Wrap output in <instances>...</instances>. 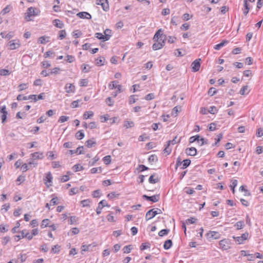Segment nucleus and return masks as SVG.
I'll list each match as a JSON object with an SVG mask.
<instances>
[{"instance_id":"f257e3e1","label":"nucleus","mask_w":263,"mask_h":263,"mask_svg":"<svg viewBox=\"0 0 263 263\" xmlns=\"http://www.w3.org/2000/svg\"><path fill=\"white\" fill-rule=\"evenodd\" d=\"M161 29H159L154 36L153 40L155 43L153 44L152 48L154 50L161 49L165 45L166 40V35L161 33Z\"/></svg>"},{"instance_id":"f03ea898","label":"nucleus","mask_w":263,"mask_h":263,"mask_svg":"<svg viewBox=\"0 0 263 263\" xmlns=\"http://www.w3.org/2000/svg\"><path fill=\"white\" fill-rule=\"evenodd\" d=\"M40 11L38 9L32 7L28 8L25 13V19L27 21H31V17L37 16L39 14Z\"/></svg>"},{"instance_id":"7ed1b4c3","label":"nucleus","mask_w":263,"mask_h":263,"mask_svg":"<svg viewBox=\"0 0 263 263\" xmlns=\"http://www.w3.org/2000/svg\"><path fill=\"white\" fill-rule=\"evenodd\" d=\"M162 213L161 210L159 209H151L149 210L145 215L146 220L147 221L153 217H154L156 215Z\"/></svg>"},{"instance_id":"20e7f679","label":"nucleus","mask_w":263,"mask_h":263,"mask_svg":"<svg viewBox=\"0 0 263 263\" xmlns=\"http://www.w3.org/2000/svg\"><path fill=\"white\" fill-rule=\"evenodd\" d=\"M8 46L10 50L18 49L21 46L20 41L18 39L11 40L8 43Z\"/></svg>"},{"instance_id":"39448f33","label":"nucleus","mask_w":263,"mask_h":263,"mask_svg":"<svg viewBox=\"0 0 263 263\" xmlns=\"http://www.w3.org/2000/svg\"><path fill=\"white\" fill-rule=\"evenodd\" d=\"M219 248L222 250H227L230 248V243L228 239H224L219 242Z\"/></svg>"},{"instance_id":"423d86ee","label":"nucleus","mask_w":263,"mask_h":263,"mask_svg":"<svg viewBox=\"0 0 263 263\" xmlns=\"http://www.w3.org/2000/svg\"><path fill=\"white\" fill-rule=\"evenodd\" d=\"M248 236L249 233L248 232H246L242 234L240 236H233V238L238 244L240 245L244 243V241L248 239Z\"/></svg>"},{"instance_id":"0eeeda50","label":"nucleus","mask_w":263,"mask_h":263,"mask_svg":"<svg viewBox=\"0 0 263 263\" xmlns=\"http://www.w3.org/2000/svg\"><path fill=\"white\" fill-rule=\"evenodd\" d=\"M108 88L109 89L112 90L114 89H118V92H122V86L119 84V82L117 81H111L108 84Z\"/></svg>"},{"instance_id":"6e6552de","label":"nucleus","mask_w":263,"mask_h":263,"mask_svg":"<svg viewBox=\"0 0 263 263\" xmlns=\"http://www.w3.org/2000/svg\"><path fill=\"white\" fill-rule=\"evenodd\" d=\"M65 92L69 94H73L76 92V87L74 84L67 83L64 87Z\"/></svg>"},{"instance_id":"1a4fd4ad","label":"nucleus","mask_w":263,"mask_h":263,"mask_svg":"<svg viewBox=\"0 0 263 263\" xmlns=\"http://www.w3.org/2000/svg\"><path fill=\"white\" fill-rule=\"evenodd\" d=\"M105 206L110 207V205L107 203L106 200H102L98 203V205L96 209V213L97 215L101 214L102 208Z\"/></svg>"},{"instance_id":"9d476101","label":"nucleus","mask_w":263,"mask_h":263,"mask_svg":"<svg viewBox=\"0 0 263 263\" xmlns=\"http://www.w3.org/2000/svg\"><path fill=\"white\" fill-rule=\"evenodd\" d=\"M200 59L195 60L191 64L192 70L193 72L198 71L200 67Z\"/></svg>"},{"instance_id":"9b49d317","label":"nucleus","mask_w":263,"mask_h":263,"mask_svg":"<svg viewBox=\"0 0 263 263\" xmlns=\"http://www.w3.org/2000/svg\"><path fill=\"white\" fill-rule=\"evenodd\" d=\"M97 4L101 5L104 11H107L109 10L108 0H97Z\"/></svg>"},{"instance_id":"f8f14e48","label":"nucleus","mask_w":263,"mask_h":263,"mask_svg":"<svg viewBox=\"0 0 263 263\" xmlns=\"http://www.w3.org/2000/svg\"><path fill=\"white\" fill-rule=\"evenodd\" d=\"M44 157L43 153L41 152H37L30 154V158L32 160L36 159L42 160Z\"/></svg>"},{"instance_id":"ddd939ff","label":"nucleus","mask_w":263,"mask_h":263,"mask_svg":"<svg viewBox=\"0 0 263 263\" xmlns=\"http://www.w3.org/2000/svg\"><path fill=\"white\" fill-rule=\"evenodd\" d=\"M142 198L147 201H150L153 202H156L159 199V195H155L152 196H148L146 195H143L142 196Z\"/></svg>"},{"instance_id":"4468645a","label":"nucleus","mask_w":263,"mask_h":263,"mask_svg":"<svg viewBox=\"0 0 263 263\" xmlns=\"http://www.w3.org/2000/svg\"><path fill=\"white\" fill-rule=\"evenodd\" d=\"M96 243H93L89 245H83L81 246V251L82 253H83V252H88V251H92V248L96 247Z\"/></svg>"},{"instance_id":"2eb2a0df","label":"nucleus","mask_w":263,"mask_h":263,"mask_svg":"<svg viewBox=\"0 0 263 263\" xmlns=\"http://www.w3.org/2000/svg\"><path fill=\"white\" fill-rule=\"evenodd\" d=\"M52 174L51 173V172H48L46 174V176L45 177V178H44V183L45 184L49 187L50 184H48V183H51L52 182Z\"/></svg>"},{"instance_id":"dca6fc26","label":"nucleus","mask_w":263,"mask_h":263,"mask_svg":"<svg viewBox=\"0 0 263 263\" xmlns=\"http://www.w3.org/2000/svg\"><path fill=\"white\" fill-rule=\"evenodd\" d=\"M185 153L187 155L194 156L197 154L196 148L194 147L187 148L185 149Z\"/></svg>"},{"instance_id":"f3484780","label":"nucleus","mask_w":263,"mask_h":263,"mask_svg":"<svg viewBox=\"0 0 263 263\" xmlns=\"http://www.w3.org/2000/svg\"><path fill=\"white\" fill-rule=\"evenodd\" d=\"M206 235L209 238H213L215 239L220 238V234L216 231H210L207 233Z\"/></svg>"},{"instance_id":"a211bd4d","label":"nucleus","mask_w":263,"mask_h":263,"mask_svg":"<svg viewBox=\"0 0 263 263\" xmlns=\"http://www.w3.org/2000/svg\"><path fill=\"white\" fill-rule=\"evenodd\" d=\"M77 16L81 18H86L89 20L91 18V15L89 13L86 12H79L77 14Z\"/></svg>"},{"instance_id":"6ab92c4d","label":"nucleus","mask_w":263,"mask_h":263,"mask_svg":"<svg viewBox=\"0 0 263 263\" xmlns=\"http://www.w3.org/2000/svg\"><path fill=\"white\" fill-rule=\"evenodd\" d=\"M1 35L3 38L7 40H10L14 36V33L13 32H9V33L3 32H1Z\"/></svg>"},{"instance_id":"aec40b11","label":"nucleus","mask_w":263,"mask_h":263,"mask_svg":"<svg viewBox=\"0 0 263 263\" xmlns=\"http://www.w3.org/2000/svg\"><path fill=\"white\" fill-rule=\"evenodd\" d=\"M52 24L54 26L60 29L63 28L64 26L62 21L59 19L54 20L52 22Z\"/></svg>"},{"instance_id":"412c9836","label":"nucleus","mask_w":263,"mask_h":263,"mask_svg":"<svg viewBox=\"0 0 263 263\" xmlns=\"http://www.w3.org/2000/svg\"><path fill=\"white\" fill-rule=\"evenodd\" d=\"M95 37L97 39L102 40L103 41H106L108 40V36H104L102 33L97 32L95 34Z\"/></svg>"},{"instance_id":"4be33fe9","label":"nucleus","mask_w":263,"mask_h":263,"mask_svg":"<svg viewBox=\"0 0 263 263\" xmlns=\"http://www.w3.org/2000/svg\"><path fill=\"white\" fill-rule=\"evenodd\" d=\"M49 37L46 36H42L38 39V43L45 44L49 41Z\"/></svg>"},{"instance_id":"5701e85b","label":"nucleus","mask_w":263,"mask_h":263,"mask_svg":"<svg viewBox=\"0 0 263 263\" xmlns=\"http://www.w3.org/2000/svg\"><path fill=\"white\" fill-rule=\"evenodd\" d=\"M94 114L92 111H86L84 112L83 115V119L87 120L93 117Z\"/></svg>"},{"instance_id":"b1692460","label":"nucleus","mask_w":263,"mask_h":263,"mask_svg":"<svg viewBox=\"0 0 263 263\" xmlns=\"http://www.w3.org/2000/svg\"><path fill=\"white\" fill-rule=\"evenodd\" d=\"M228 43V41L227 40H223L220 43L215 45L214 47V48L215 50H219L222 47H223L226 44H227Z\"/></svg>"},{"instance_id":"393cba45","label":"nucleus","mask_w":263,"mask_h":263,"mask_svg":"<svg viewBox=\"0 0 263 263\" xmlns=\"http://www.w3.org/2000/svg\"><path fill=\"white\" fill-rule=\"evenodd\" d=\"M12 9V6L10 5H7L1 11V14L3 15H5L6 14L9 12Z\"/></svg>"},{"instance_id":"a878e982","label":"nucleus","mask_w":263,"mask_h":263,"mask_svg":"<svg viewBox=\"0 0 263 263\" xmlns=\"http://www.w3.org/2000/svg\"><path fill=\"white\" fill-rule=\"evenodd\" d=\"M172 246V241L170 239H168L164 242L163 248L165 250H168Z\"/></svg>"},{"instance_id":"bb28decb","label":"nucleus","mask_w":263,"mask_h":263,"mask_svg":"<svg viewBox=\"0 0 263 263\" xmlns=\"http://www.w3.org/2000/svg\"><path fill=\"white\" fill-rule=\"evenodd\" d=\"M191 164V160L189 159H185L183 160L182 162V166L181 167V169H185L187 167H188Z\"/></svg>"},{"instance_id":"cd10ccee","label":"nucleus","mask_w":263,"mask_h":263,"mask_svg":"<svg viewBox=\"0 0 263 263\" xmlns=\"http://www.w3.org/2000/svg\"><path fill=\"white\" fill-rule=\"evenodd\" d=\"M104 58L103 57H99L96 60V64L97 66H102L104 64Z\"/></svg>"},{"instance_id":"c85d7f7f","label":"nucleus","mask_w":263,"mask_h":263,"mask_svg":"<svg viewBox=\"0 0 263 263\" xmlns=\"http://www.w3.org/2000/svg\"><path fill=\"white\" fill-rule=\"evenodd\" d=\"M250 10V6L249 4H243V8L242 9L243 14L245 15H247Z\"/></svg>"},{"instance_id":"c756f323","label":"nucleus","mask_w":263,"mask_h":263,"mask_svg":"<svg viewBox=\"0 0 263 263\" xmlns=\"http://www.w3.org/2000/svg\"><path fill=\"white\" fill-rule=\"evenodd\" d=\"M21 234L18 235H15L14 236V239L15 241H18L20 239L25 238V230L22 231L20 232Z\"/></svg>"},{"instance_id":"7c9ffc66","label":"nucleus","mask_w":263,"mask_h":263,"mask_svg":"<svg viewBox=\"0 0 263 263\" xmlns=\"http://www.w3.org/2000/svg\"><path fill=\"white\" fill-rule=\"evenodd\" d=\"M172 149V148L171 147V144L168 142H167V144L164 149V153H166L167 155H169L171 154Z\"/></svg>"},{"instance_id":"2f4dec72","label":"nucleus","mask_w":263,"mask_h":263,"mask_svg":"<svg viewBox=\"0 0 263 263\" xmlns=\"http://www.w3.org/2000/svg\"><path fill=\"white\" fill-rule=\"evenodd\" d=\"M237 185V180L236 179H233L231 180V184H230V187H231L233 193H235V187Z\"/></svg>"},{"instance_id":"473e14b6","label":"nucleus","mask_w":263,"mask_h":263,"mask_svg":"<svg viewBox=\"0 0 263 263\" xmlns=\"http://www.w3.org/2000/svg\"><path fill=\"white\" fill-rule=\"evenodd\" d=\"M134 126V123L133 121H125L124 122V127L126 128H129Z\"/></svg>"},{"instance_id":"72a5a7b5","label":"nucleus","mask_w":263,"mask_h":263,"mask_svg":"<svg viewBox=\"0 0 263 263\" xmlns=\"http://www.w3.org/2000/svg\"><path fill=\"white\" fill-rule=\"evenodd\" d=\"M119 194L116 193V192H111L107 195V197L109 199H113L115 198H118L119 196Z\"/></svg>"},{"instance_id":"f704fd0d","label":"nucleus","mask_w":263,"mask_h":263,"mask_svg":"<svg viewBox=\"0 0 263 263\" xmlns=\"http://www.w3.org/2000/svg\"><path fill=\"white\" fill-rule=\"evenodd\" d=\"M235 226L236 227L237 230L242 229L245 226V223L243 221H239L236 223Z\"/></svg>"},{"instance_id":"c9c22d12","label":"nucleus","mask_w":263,"mask_h":263,"mask_svg":"<svg viewBox=\"0 0 263 263\" xmlns=\"http://www.w3.org/2000/svg\"><path fill=\"white\" fill-rule=\"evenodd\" d=\"M84 137V134L82 130H79L76 134V138L77 139L81 140Z\"/></svg>"},{"instance_id":"e433bc0d","label":"nucleus","mask_w":263,"mask_h":263,"mask_svg":"<svg viewBox=\"0 0 263 263\" xmlns=\"http://www.w3.org/2000/svg\"><path fill=\"white\" fill-rule=\"evenodd\" d=\"M248 89V86L247 85L243 86L239 91V93L241 95H245L246 94H248L249 91L246 92V91Z\"/></svg>"},{"instance_id":"4c0bfd02","label":"nucleus","mask_w":263,"mask_h":263,"mask_svg":"<svg viewBox=\"0 0 263 263\" xmlns=\"http://www.w3.org/2000/svg\"><path fill=\"white\" fill-rule=\"evenodd\" d=\"M90 66L87 64H84L81 66L82 71L85 73L88 72L90 70Z\"/></svg>"},{"instance_id":"58836bf2","label":"nucleus","mask_w":263,"mask_h":263,"mask_svg":"<svg viewBox=\"0 0 263 263\" xmlns=\"http://www.w3.org/2000/svg\"><path fill=\"white\" fill-rule=\"evenodd\" d=\"M11 73V71L8 69H0V75L1 76H8Z\"/></svg>"},{"instance_id":"ea45409f","label":"nucleus","mask_w":263,"mask_h":263,"mask_svg":"<svg viewBox=\"0 0 263 263\" xmlns=\"http://www.w3.org/2000/svg\"><path fill=\"white\" fill-rule=\"evenodd\" d=\"M169 232H170L169 229H163V230H161L160 231H159V232L158 233V235L159 236L162 237V236L167 235L168 233H169Z\"/></svg>"},{"instance_id":"a19ab883","label":"nucleus","mask_w":263,"mask_h":263,"mask_svg":"<svg viewBox=\"0 0 263 263\" xmlns=\"http://www.w3.org/2000/svg\"><path fill=\"white\" fill-rule=\"evenodd\" d=\"M96 144V142L92 140H88L86 142V145L89 148L95 146Z\"/></svg>"},{"instance_id":"79ce46f5","label":"nucleus","mask_w":263,"mask_h":263,"mask_svg":"<svg viewBox=\"0 0 263 263\" xmlns=\"http://www.w3.org/2000/svg\"><path fill=\"white\" fill-rule=\"evenodd\" d=\"M111 157L109 155L103 157V161L105 164H109L111 162Z\"/></svg>"},{"instance_id":"37998d69","label":"nucleus","mask_w":263,"mask_h":263,"mask_svg":"<svg viewBox=\"0 0 263 263\" xmlns=\"http://www.w3.org/2000/svg\"><path fill=\"white\" fill-rule=\"evenodd\" d=\"M78 218L76 216H70L68 220V222L70 224H73L77 223Z\"/></svg>"},{"instance_id":"c03bdc74","label":"nucleus","mask_w":263,"mask_h":263,"mask_svg":"<svg viewBox=\"0 0 263 263\" xmlns=\"http://www.w3.org/2000/svg\"><path fill=\"white\" fill-rule=\"evenodd\" d=\"M90 203V201L89 199H85V200H82L81 201V203L82 204V207L89 206Z\"/></svg>"},{"instance_id":"a18cd8bd","label":"nucleus","mask_w":263,"mask_h":263,"mask_svg":"<svg viewBox=\"0 0 263 263\" xmlns=\"http://www.w3.org/2000/svg\"><path fill=\"white\" fill-rule=\"evenodd\" d=\"M102 172V168L101 167H93L90 170L91 174L100 173Z\"/></svg>"},{"instance_id":"49530a36","label":"nucleus","mask_w":263,"mask_h":263,"mask_svg":"<svg viewBox=\"0 0 263 263\" xmlns=\"http://www.w3.org/2000/svg\"><path fill=\"white\" fill-rule=\"evenodd\" d=\"M148 169V167L143 164L139 165L138 167L137 168V170H138L139 172H142Z\"/></svg>"},{"instance_id":"de8ad7c7","label":"nucleus","mask_w":263,"mask_h":263,"mask_svg":"<svg viewBox=\"0 0 263 263\" xmlns=\"http://www.w3.org/2000/svg\"><path fill=\"white\" fill-rule=\"evenodd\" d=\"M83 167L79 164H75L73 166V170L75 172H79L83 170Z\"/></svg>"},{"instance_id":"09e8293b","label":"nucleus","mask_w":263,"mask_h":263,"mask_svg":"<svg viewBox=\"0 0 263 263\" xmlns=\"http://www.w3.org/2000/svg\"><path fill=\"white\" fill-rule=\"evenodd\" d=\"M66 60L69 63H72L75 60V58L74 56L71 55H67L65 57Z\"/></svg>"},{"instance_id":"8fccbe9b","label":"nucleus","mask_w":263,"mask_h":263,"mask_svg":"<svg viewBox=\"0 0 263 263\" xmlns=\"http://www.w3.org/2000/svg\"><path fill=\"white\" fill-rule=\"evenodd\" d=\"M66 35V33L65 30H60L59 31V38L60 40H62L65 37Z\"/></svg>"},{"instance_id":"3c124183","label":"nucleus","mask_w":263,"mask_h":263,"mask_svg":"<svg viewBox=\"0 0 263 263\" xmlns=\"http://www.w3.org/2000/svg\"><path fill=\"white\" fill-rule=\"evenodd\" d=\"M217 112H218V109L215 106H212L209 108V112H210V114H215L217 113Z\"/></svg>"},{"instance_id":"603ef678","label":"nucleus","mask_w":263,"mask_h":263,"mask_svg":"<svg viewBox=\"0 0 263 263\" xmlns=\"http://www.w3.org/2000/svg\"><path fill=\"white\" fill-rule=\"evenodd\" d=\"M49 220L48 219H45L42 220L41 227L42 228H44L48 226Z\"/></svg>"},{"instance_id":"864d4df0","label":"nucleus","mask_w":263,"mask_h":263,"mask_svg":"<svg viewBox=\"0 0 263 263\" xmlns=\"http://www.w3.org/2000/svg\"><path fill=\"white\" fill-rule=\"evenodd\" d=\"M69 117L65 116H62L60 117L58 120V122L59 123H63L64 122L67 121L69 119Z\"/></svg>"},{"instance_id":"5fc2aeb1","label":"nucleus","mask_w":263,"mask_h":263,"mask_svg":"<svg viewBox=\"0 0 263 263\" xmlns=\"http://www.w3.org/2000/svg\"><path fill=\"white\" fill-rule=\"evenodd\" d=\"M148 160L149 162H156L157 160V156L155 155H152L149 157Z\"/></svg>"},{"instance_id":"6e6d98bb","label":"nucleus","mask_w":263,"mask_h":263,"mask_svg":"<svg viewBox=\"0 0 263 263\" xmlns=\"http://www.w3.org/2000/svg\"><path fill=\"white\" fill-rule=\"evenodd\" d=\"M27 87H28L27 84H26V83L21 84L18 86L19 91H22L27 89Z\"/></svg>"},{"instance_id":"4d7b16f0","label":"nucleus","mask_w":263,"mask_h":263,"mask_svg":"<svg viewBox=\"0 0 263 263\" xmlns=\"http://www.w3.org/2000/svg\"><path fill=\"white\" fill-rule=\"evenodd\" d=\"M130 246H126L123 248V251L124 253H129L131 251Z\"/></svg>"},{"instance_id":"13d9d810","label":"nucleus","mask_w":263,"mask_h":263,"mask_svg":"<svg viewBox=\"0 0 263 263\" xmlns=\"http://www.w3.org/2000/svg\"><path fill=\"white\" fill-rule=\"evenodd\" d=\"M92 196L94 198L99 197L100 196V191L99 190L94 191L92 192Z\"/></svg>"},{"instance_id":"bf43d9fd","label":"nucleus","mask_w":263,"mask_h":263,"mask_svg":"<svg viewBox=\"0 0 263 263\" xmlns=\"http://www.w3.org/2000/svg\"><path fill=\"white\" fill-rule=\"evenodd\" d=\"M78 191H79V190L78 188H75V187L72 188L70 189V190L69 191V195L71 196V195H75L78 193Z\"/></svg>"},{"instance_id":"052dcab7","label":"nucleus","mask_w":263,"mask_h":263,"mask_svg":"<svg viewBox=\"0 0 263 263\" xmlns=\"http://www.w3.org/2000/svg\"><path fill=\"white\" fill-rule=\"evenodd\" d=\"M216 92H217L216 89L213 87L211 88L208 91V94H209V95H210L211 96L214 95L216 93Z\"/></svg>"},{"instance_id":"680f3d73","label":"nucleus","mask_w":263,"mask_h":263,"mask_svg":"<svg viewBox=\"0 0 263 263\" xmlns=\"http://www.w3.org/2000/svg\"><path fill=\"white\" fill-rule=\"evenodd\" d=\"M25 237L27 238L28 240H31L33 238V236L27 230H25Z\"/></svg>"},{"instance_id":"e2e57ef3","label":"nucleus","mask_w":263,"mask_h":263,"mask_svg":"<svg viewBox=\"0 0 263 263\" xmlns=\"http://www.w3.org/2000/svg\"><path fill=\"white\" fill-rule=\"evenodd\" d=\"M199 138V135H196L194 136H192L190 138L189 142H190V143H193V142L196 141V140H198Z\"/></svg>"},{"instance_id":"0e129e2a","label":"nucleus","mask_w":263,"mask_h":263,"mask_svg":"<svg viewBox=\"0 0 263 263\" xmlns=\"http://www.w3.org/2000/svg\"><path fill=\"white\" fill-rule=\"evenodd\" d=\"M195 222V218H193V217H191L189 219H187L186 220H185V223L187 224H193Z\"/></svg>"},{"instance_id":"69168bd1","label":"nucleus","mask_w":263,"mask_h":263,"mask_svg":"<svg viewBox=\"0 0 263 263\" xmlns=\"http://www.w3.org/2000/svg\"><path fill=\"white\" fill-rule=\"evenodd\" d=\"M59 248H60V247L58 245H55V246H53L52 248V249H51L52 252L53 253H58L60 251V250L59 249Z\"/></svg>"},{"instance_id":"338daca9","label":"nucleus","mask_w":263,"mask_h":263,"mask_svg":"<svg viewBox=\"0 0 263 263\" xmlns=\"http://www.w3.org/2000/svg\"><path fill=\"white\" fill-rule=\"evenodd\" d=\"M137 99L135 98V95H132L130 96L129 99V103L130 104H133L136 102Z\"/></svg>"},{"instance_id":"774afa93","label":"nucleus","mask_w":263,"mask_h":263,"mask_svg":"<svg viewBox=\"0 0 263 263\" xmlns=\"http://www.w3.org/2000/svg\"><path fill=\"white\" fill-rule=\"evenodd\" d=\"M79 100H76V101H73L71 103V107L72 108H74L78 107H79Z\"/></svg>"}]
</instances>
